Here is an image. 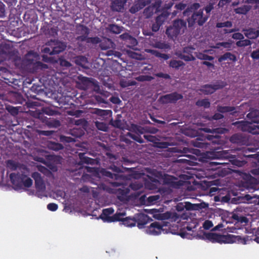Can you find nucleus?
Listing matches in <instances>:
<instances>
[{"instance_id":"21","label":"nucleus","mask_w":259,"mask_h":259,"mask_svg":"<svg viewBox=\"0 0 259 259\" xmlns=\"http://www.w3.org/2000/svg\"><path fill=\"white\" fill-rule=\"evenodd\" d=\"M121 220L119 221L122 222V224L127 227H134L136 226V220L135 218H132L130 217L123 218V217H120Z\"/></svg>"},{"instance_id":"12","label":"nucleus","mask_w":259,"mask_h":259,"mask_svg":"<svg viewBox=\"0 0 259 259\" xmlns=\"http://www.w3.org/2000/svg\"><path fill=\"white\" fill-rule=\"evenodd\" d=\"M209 164L211 169L215 170V174H218L220 177H224L229 174V170L228 168L222 167V166L225 165V163L210 162Z\"/></svg>"},{"instance_id":"45","label":"nucleus","mask_w":259,"mask_h":259,"mask_svg":"<svg viewBox=\"0 0 259 259\" xmlns=\"http://www.w3.org/2000/svg\"><path fill=\"white\" fill-rule=\"evenodd\" d=\"M136 83L135 81H130L126 79H122L120 81V85L122 88H126L130 86L135 85Z\"/></svg>"},{"instance_id":"5","label":"nucleus","mask_w":259,"mask_h":259,"mask_svg":"<svg viewBox=\"0 0 259 259\" xmlns=\"http://www.w3.org/2000/svg\"><path fill=\"white\" fill-rule=\"evenodd\" d=\"M66 48L65 42L58 40H51L46 44L42 52L50 55L58 54L64 51Z\"/></svg>"},{"instance_id":"53","label":"nucleus","mask_w":259,"mask_h":259,"mask_svg":"<svg viewBox=\"0 0 259 259\" xmlns=\"http://www.w3.org/2000/svg\"><path fill=\"white\" fill-rule=\"evenodd\" d=\"M48 124L51 127H58L61 125V123L59 120L53 119L48 121Z\"/></svg>"},{"instance_id":"11","label":"nucleus","mask_w":259,"mask_h":259,"mask_svg":"<svg viewBox=\"0 0 259 259\" xmlns=\"http://www.w3.org/2000/svg\"><path fill=\"white\" fill-rule=\"evenodd\" d=\"M183 98V96L182 94L175 92L161 96L159 100L163 104L175 103L178 100L182 99Z\"/></svg>"},{"instance_id":"40","label":"nucleus","mask_w":259,"mask_h":259,"mask_svg":"<svg viewBox=\"0 0 259 259\" xmlns=\"http://www.w3.org/2000/svg\"><path fill=\"white\" fill-rule=\"evenodd\" d=\"M154 10V7L150 6L144 9L143 14L146 18H149L153 15Z\"/></svg>"},{"instance_id":"38","label":"nucleus","mask_w":259,"mask_h":259,"mask_svg":"<svg viewBox=\"0 0 259 259\" xmlns=\"http://www.w3.org/2000/svg\"><path fill=\"white\" fill-rule=\"evenodd\" d=\"M195 56L199 59L202 60L212 61L214 59L213 57L203 54L200 52L195 53Z\"/></svg>"},{"instance_id":"49","label":"nucleus","mask_w":259,"mask_h":259,"mask_svg":"<svg viewBox=\"0 0 259 259\" xmlns=\"http://www.w3.org/2000/svg\"><path fill=\"white\" fill-rule=\"evenodd\" d=\"M224 117V116L222 114H221L220 112H218L215 113L213 115H208L206 116V118L210 121H212L213 120H220L223 119Z\"/></svg>"},{"instance_id":"29","label":"nucleus","mask_w":259,"mask_h":259,"mask_svg":"<svg viewBox=\"0 0 259 259\" xmlns=\"http://www.w3.org/2000/svg\"><path fill=\"white\" fill-rule=\"evenodd\" d=\"M235 110V108L233 106H223L218 105L217 107V111L222 114L223 113L234 111Z\"/></svg>"},{"instance_id":"10","label":"nucleus","mask_w":259,"mask_h":259,"mask_svg":"<svg viewBox=\"0 0 259 259\" xmlns=\"http://www.w3.org/2000/svg\"><path fill=\"white\" fill-rule=\"evenodd\" d=\"M195 49L192 47H186L183 48V52L179 54V57L186 62L194 61L196 52H195Z\"/></svg>"},{"instance_id":"47","label":"nucleus","mask_w":259,"mask_h":259,"mask_svg":"<svg viewBox=\"0 0 259 259\" xmlns=\"http://www.w3.org/2000/svg\"><path fill=\"white\" fill-rule=\"evenodd\" d=\"M196 105L199 107H204L205 108H208L210 107V103L208 99H204L198 100L196 102Z\"/></svg>"},{"instance_id":"25","label":"nucleus","mask_w":259,"mask_h":259,"mask_svg":"<svg viewBox=\"0 0 259 259\" xmlns=\"http://www.w3.org/2000/svg\"><path fill=\"white\" fill-rule=\"evenodd\" d=\"M78 156L81 161L83 163L92 165L95 164L97 163L96 159L85 156L84 153H79Z\"/></svg>"},{"instance_id":"60","label":"nucleus","mask_w":259,"mask_h":259,"mask_svg":"<svg viewBox=\"0 0 259 259\" xmlns=\"http://www.w3.org/2000/svg\"><path fill=\"white\" fill-rule=\"evenodd\" d=\"M193 145L196 147L203 148L205 147V143L201 142L198 139L195 141H193Z\"/></svg>"},{"instance_id":"64","label":"nucleus","mask_w":259,"mask_h":259,"mask_svg":"<svg viewBox=\"0 0 259 259\" xmlns=\"http://www.w3.org/2000/svg\"><path fill=\"white\" fill-rule=\"evenodd\" d=\"M58 205L54 203H50L48 204L47 205V208L51 211H55L57 210L58 209Z\"/></svg>"},{"instance_id":"56","label":"nucleus","mask_w":259,"mask_h":259,"mask_svg":"<svg viewBox=\"0 0 259 259\" xmlns=\"http://www.w3.org/2000/svg\"><path fill=\"white\" fill-rule=\"evenodd\" d=\"M220 46L223 47L225 48H227L228 50H230L231 44L229 42H218L216 44L215 46L213 47V48L219 49L220 48Z\"/></svg>"},{"instance_id":"18","label":"nucleus","mask_w":259,"mask_h":259,"mask_svg":"<svg viewBox=\"0 0 259 259\" xmlns=\"http://www.w3.org/2000/svg\"><path fill=\"white\" fill-rule=\"evenodd\" d=\"M243 31L245 36L250 39H255L259 36V30L255 28H249L243 29Z\"/></svg>"},{"instance_id":"17","label":"nucleus","mask_w":259,"mask_h":259,"mask_svg":"<svg viewBox=\"0 0 259 259\" xmlns=\"http://www.w3.org/2000/svg\"><path fill=\"white\" fill-rule=\"evenodd\" d=\"M179 218V215L175 212L167 211L159 214L158 219L161 220H170L171 221L176 222Z\"/></svg>"},{"instance_id":"61","label":"nucleus","mask_w":259,"mask_h":259,"mask_svg":"<svg viewBox=\"0 0 259 259\" xmlns=\"http://www.w3.org/2000/svg\"><path fill=\"white\" fill-rule=\"evenodd\" d=\"M71 135L76 137H80L83 135V131L81 130L73 129L71 131Z\"/></svg>"},{"instance_id":"33","label":"nucleus","mask_w":259,"mask_h":259,"mask_svg":"<svg viewBox=\"0 0 259 259\" xmlns=\"http://www.w3.org/2000/svg\"><path fill=\"white\" fill-rule=\"evenodd\" d=\"M48 147L49 149L55 151H58L60 150H62L64 148V146L62 145V144L59 143H56L54 142H50L48 144Z\"/></svg>"},{"instance_id":"6","label":"nucleus","mask_w":259,"mask_h":259,"mask_svg":"<svg viewBox=\"0 0 259 259\" xmlns=\"http://www.w3.org/2000/svg\"><path fill=\"white\" fill-rule=\"evenodd\" d=\"M187 21L188 27H192L197 23L199 26H202L207 20L209 16H204L203 9L193 12L189 16H187Z\"/></svg>"},{"instance_id":"14","label":"nucleus","mask_w":259,"mask_h":259,"mask_svg":"<svg viewBox=\"0 0 259 259\" xmlns=\"http://www.w3.org/2000/svg\"><path fill=\"white\" fill-rule=\"evenodd\" d=\"M32 178L34 180L35 186L37 191H42L45 189V184L40 173L34 172L31 175Z\"/></svg>"},{"instance_id":"22","label":"nucleus","mask_w":259,"mask_h":259,"mask_svg":"<svg viewBox=\"0 0 259 259\" xmlns=\"http://www.w3.org/2000/svg\"><path fill=\"white\" fill-rule=\"evenodd\" d=\"M247 131L253 135H259V122L255 121L247 126Z\"/></svg>"},{"instance_id":"27","label":"nucleus","mask_w":259,"mask_h":259,"mask_svg":"<svg viewBox=\"0 0 259 259\" xmlns=\"http://www.w3.org/2000/svg\"><path fill=\"white\" fill-rule=\"evenodd\" d=\"M204 131L208 133H215V134H225L228 132V130L225 127H217L214 128H204Z\"/></svg>"},{"instance_id":"62","label":"nucleus","mask_w":259,"mask_h":259,"mask_svg":"<svg viewBox=\"0 0 259 259\" xmlns=\"http://www.w3.org/2000/svg\"><path fill=\"white\" fill-rule=\"evenodd\" d=\"M213 226V224L211 221L206 220L203 224V227L205 230H209Z\"/></svg>"},{"instance_id":"3","label":"nucleus","mask_w":259,"mask_h":259,"mask_svg":"<svg viewBox=\"0 0 259 259\" xmlns=\"http://www.w3.org/2000/svg\"><path fill=\"white\" fill-rule=\"evenodd\" d=\"M187 28V23L182 19H176L172 22L171 25L167 27L165 33L167 37L175 40L180 34L184 33Z\"/></svg>"},{"instance_id":"54","label":"nucleus","mask_w":259,"mask_h":259,"mask_svg":"<svg viewBox=\"0 0 259 259\" xmlns=\"http://www.w3.org/2000/svg\"><path fill=\"white\" fill-rule=\"evenodd\" d=\"M127 42L130 44L129 45H127V47L133 49H135L134 48L136 47L138 45L137 40L132 36L129 38V40L127 41Z\"/></svg>"},{"instance_id":"30","label":"nucleus","mask_w":259,"mask_h":259,"mask_svg":"<svg viewBox=\"0 0 259 259\" xmlns=\"http://www.w3.org/2000/svg\"><path fill=\"white\" fill-rule=\"evenodd\" d=\"M169 15V13L167 11H163L160 15L156 17L155 21L159 24L162 25L163 23L167 20Z\"/></svg>"},{"instance_id":"50","label":"nucleus","mask_w":259,"mask_h":259,"mask_svg":"<svg viewBox=\"0 0 259 259\" xmlns=\"http://www.w3.org/2000/svg\"><path fill=\"white\" fill-rule=\"evenodd\" d=\"M101 41V39L98 36L95 37H89L87 41V44H90L92 45L100 44Z\"/></svg>"},{"instance_id":"4","label":"nucleus","mask_w":259,"mask_h":259,"mask_svg":"<svg viewBox=\"0 0 259 259\" xmlns=\"http://www.w3.org/2000/svg\"><path fill=\"white\" fill-rule=\"evenodd\" d=\"M204 238L212 243H232L236 242L238 238H240L239 236L234 235H220L213 233H204Z\"/></svg>"},{"instance_id":"2","label":"nucleus","mask_w":259,"mask_h":259,"mask_svg":"<svg viewBox=\"0 0 259 259\" xmlns=\"http://www.w3.org/2000/svg\"><path fill=\"white\" fill-rule=\"evenodd\" d=\"M101 173L104 176L112 179H115V180L117 181H119L113 182L111 183V185L113 187H117L119 186H121V188L118 189L116 192L117 197L119 199H121V197L123 198L126 196V195L129 193V188L125 187V186L123 185V182L122 181L124 180V179L123 176L122 175H119L118 174H112L110 171H108L106 169L104 168L101 169Z\"/></svg>"},{"instance_id":"7","label":"nucleus","mask_w":259,"mask_h":259,"mask_svg":"<svg viewBox=\"0 0 259 259\" xmlns=\"http://www.w3.org/2000/svg\"><path fill=\"white\" fill-rule=\"evenodd\" d=\"M169 223L167 222H162L159 223L157 222H154L152 223L149 227L146 229V232L147 234L152 235H158L163 232V233H166L167 232L164 227H167Z\"/></svg>"},{"instance_id":"24","label":"nucleus","mask_w":259,"mask_h":259,"mask_svg":"<svg viewBox=\"0 0 259 259\" xmlns=\"http://www.w3.org/2000/svg\"><path fill=\"white\" fill-rule=\"evenodd\" d=\"M12 53V47L10 45L5 44L0 47V56L1 55H10Z\"/></svg>"},{"instance_id":"8","label":"nucleus","mask_w":259,"mask_h":259,"mask_svg":"<svg viewBox=\"0 0 259 259\" xmlns=\"http://www.w3.org/2000/svg\"><path fill=\"white\" fill-rule=\"evenodd\" d=\"M114 209L112 208H108L103 209L102 213L100 216V218L104 222H117V221L121 220L120 217H124L125 215V213H116L112 216H110L111 214L113 213Z\"/></svg>"},{"instance_id":"31","label":"nucleus","mask_w":259,"mask_h":259,"mask_svg":"<svg viewBox=\"0 0 259 259\" xmlns=\"http://www.w3.org/2000/svg\"><path fill=\"white\" fill-rule=\"evenodd\" d=\"M90 32V29L84 25L80 24L77 28L76 33L79 35H89Z\"/></svg>"},{"instance_id":"26","label":"nucleus","mask_w":259,"mask_h":259,"mask_svg":"<svg viewBox=\"0 0 259 259\" xmlns=\"http://www.w3.org/2000/svg\"><path fill=\"white\" fill-rule=\"evenodd\" d=\"M112 46L113 42L109 38H106L103 41L101 40L100 44V47L102 50H107L112 47Z\"/></svg>"},{"instance_id":"41","label":"nucleus","mask_w":259,"mask_h":259,"mask_svg":"<svg viewBox=\"0 0 259 259\" xmlns=\"http://www.w3.org/2000/svg\"><path fill=\"white\" fill-rule=\"evenodd\" d=\"M184 65V63L180 60H173L170 61L169 63L170 67L175 69H179L180 67Z\"/></svg>"},{"instance_id":"16","label":"nucleus","mask_w":259,"mask_h":259,"mask_svg":"<svg viewBox=\"0 0 259 259\" xmlns=\"http://www.w3.org/2000/svg\"><path fill=\"white\" fill-rule=\"evenodd\" d=\"M151 221L152 219L147 214H140L137 220H136V224H137V226L139 229H142L145 228V225Z\"/></svg>"},{"instance_id":"42","label":"nucleus","mask_w":259,"mask_h":259,"mask_svg":"<svg viewBox=\"0 0 259 259\" xmlns=\"http://www.w3.org/2000/svg\"><path fill=\"white\" fill-rule=\"evenodd\" d=\"M259 112L257 110H251L247 114V117L250 119L253 122H255V118L258 116Z\"/></svg>"},{"instance_id":"43","label":"nucleus","mask_w":259,"mask_h":259,"mask_svg":"<svg viewBox=\"0 0 259 259\" xmlns=\"http://www.w3.org/2000/svg\"><path fill=\"white\" fill-rule=\"evenodd\" d=\"M127 136L139 143H143L144 142L143 139L139 134L136 133H128Z\"/></svg>"},{"instance_id":"13","label":"nucleus","mask_w":259,"mask_h":259,"mask_svg":"<svg viewBox=\"0 0 259 259\" xmlns=\"http://www.w3.org/2000/svg\"><path fill=\"white\" fill-rule=\"evenodd\" d=\"M218 154L220 157L222 158H230L229 161L232 163V164L239 167L242 166L246 163V161L245 160L239 159L238 158L236 157L235 155L230 156V155L228 154L226 151H220L218 153Z\"/></svg>"},{"instance_id":"52","label":"nucleus","mask_w":259,"mask_h":259,"mask_svg":"<svg viewBox=\"0 0 259 259\" xmlns=\"http://www.w3.org/2000/svg\"><path fill=\"white\" fill-rule=\"evenodd\" d=\"M60 141L62 143H71L75 142V140L71 137L61 135L60 136Z\"/></svg>"},{"instance_id":"34","label":"nucleus","mask_w":259,"mask_h":259,"mask_svg":"<svg viewBox=\"0 0 259 259\" xmlns=\"http://www.w3.org/2000/svg\"><path fill=\"white\" fill-rule=\"evenodd\" d=\"M200 7L199 3H194L190 8H188L183 12L184 16H189L191 13H193L192 9L197 10Z\"/></svg>"},{"instance_id":"51","label":"nucleus","mask_w":259,"mask_h":259,"mask_svg":"<svg viewBox=\"0 0 259 259\" xmlns=\"http://www.w3.org/2000/svg\"><path fill=\"white\" fill-rule=\"evenodd\" d=\"M110 123L113 126L115 127L119 128H122L123 123L119 118H116L115 120H111Z\"/></svg>"},{"instance_id":"9","label":"nucleus","mask_w":259,"mask_h":259,"mask_svg":"<svg viewBox=\"0 0 259 259\" xmlns=\"http://www.w3.org/2000/svg\"><path fill=\"white\" fill-rule=\"evenodd\" d=\"M226 85L225 82L217 81L213 84H205L201 87L200 91L205 95H210L214 93L217 90L222 89Z\"/></svg>"},{"instance_id":"20","label":"nucleus","mask_w":259,"mask_h":259,"mask_svg":"<svg viewBox=\"0 0 259 259\" xmlns=\"http://www.w3.org/2000/svg\"><path fill=\"white\" fill-rule=\"evenodd\" d=\"M226 60H229L233 62H235L237 61V57L234 54H233L231 53L226 52L218 58V61L220 63Z\"/></svg>"},{"instance_id":"15","label":"nucleus","mask_w":259,"mask_h":259,"mask_svg":"<svg viewBox=\"0 0 259 259\" xmlns=\"http://www.w3.org/2000/svg\"><path fill=\"white\" fill-rule=\"evenodd\" d=\"M160 184V182L157 179L149 177L148 180L145 182V187L149 190H156Z\"/></svg>"},{"instance_id":"23","label":"nucleus","mask_w":259,"mask_h":259,"mask_svg":"<svg viewBox=\"0 0 259 259\" xmlns=\"http://www.w3.org/2000/svg\"><path fill=\"white\" fill-rule=\"evenodd\" d=\"M252 7L250 5H243L240 7L234 9L236 14L246 15L251 9Z\"/></svg>"},{"instance_id":"48","label":"nucleus","mask_w":259,"mask_h":259,"mask_svg":"<svg viewBox=\"0 0 259 259\" xmlns=\"http://www.w3.org/2000/svg\"><path fill=\"white\" fill-rule=\"evenodd\" d=\"M251 42L249 39H242L236 42V45L238 47H245L251 45Z\"/></svg>"},{"instance_id":"35","label":"nucleus","mask_w":259,"mask_h":259,"mask_svg":"<svg viewBox=\"0 0 259 259\" xmlns=\"http://www.w3.org/2000/svg\"><path fill=\"white\" fill-rule=\"evenodd\" d=\"M231 218L237 222H240L241 223H246L248 222V219L246 217L242 215H239L237 213H232Z\"/></svg>"},{"instance_id":"63","label":"nucleus","mask_w":259,"mask_h":259,"mask_svg":"<svg viewBox=\"0 0 259 259\" xmlns=\"http://www.w3.org/2000/svg\"><path fill=\"white\" fill-rule=\"evenodd\" d=\"M232 38L234 39L241 40L244 38L243 34L240 32L234 33L232 36Z\"/></svg>"},{"instance_id":"36","label":"nucleus","mask_w":259,"mask_h":259,"mask_svg":"<svg viewBox=\"0 0 259 259\" xmlns=\"http://www.w3.org/2000/svg\"><path fill=\"white\" fill-rule=\"evenodd\" d=\"M256 150V148H249V147L245 148L243 150V152L244 153L243 156L248 157V158H253L255 159H257V158L258 157V156L259 155L258 154H257V153H256L254 154L248 155H245V153H247V152H255V151Z\"/></svg>"},{"instance_id":"37","label":"nucleus","mask_w":259,"mask_h":259,"mask_svg":"<svg viewBox=\"0 0 259 259\" xmlns=\"http://www.w3.org/2000/svg\"><path fill=\"white\" fill-rule=\"evenodd\" d=\"M109 30L115 34H119L122 31V27L116 24H110L108 26Z\"/></svg>"},{"instance_id":"55","label":"nucleus","mask_w":259,"mask_h":259,"mask_svg":"<svg viewBox=\"0 0 259 259\" xmlns=\"http://www.w3.org/2000/svg\"><path fill=\"white\" fill-rule=\"evenodd\" d=\"M108 168L112 170L113 172L117 173L123 172L124 170L123 169H124V168L123 166L118 167L115 165L114 164H112L110 165Z\"/></svg>"},{"instance_id":"32","label":"nucleus","mask_w":259,"mask_h":259,"mask_svg":"<svg viewBox=\"0 0 259 259\" xmlns=\"http://www.w3.org/2000/svg\"><path fill=\"white\" fill-rule=\"evenodd\" d=\"M94 113L103 118H106L108 115H110L111 114L112 111L110 110L95 109Z\"/></svg>"},{"instance_id":"46","label":"nucleus","mask_w":259,"mask_h":259,"mask_svg":"<svg viewBox=\"0 0 259 259\" xmlns=\"http://www.w3.org/2000/svg\"><path fill=\"white\" fill-rule=\"evenodd\" d=\"M155 47L162 50H168L170 49V46L168 43L160 41L156 42L155 44Z\"/></svg>"},{"instance_id":"57","label":"nucleus","mask_w":259,"mask_h":259,"mask_svg":"<svg viewBox=\"0 0 259 259\" xmlns=\"http://www.w3.org/2000/svg\"><path fill=\"white\" fill-rule=\"evenodd\" d=\"M216 26L217 28L231 27L232 26V23L230 21L224 22H219L217 23Z\"/></svg>"},{"instance_id":"1","label":"nucleus","mask_w":259,"mask_h":259,"mask_svg":"<svg viewBox=\"0 0 259 259\" xmlns=\"http://www.w3.org/2000/svg\"><path fill=\"white\" fill-rule=\"evenodd\" d=\"M7 168L10 171H14L18 169L20 172L11 173L10 179L11 183L18 188L24 186L29 188L32 185V180L29 177V170L25 165L20 164L13 160H8L6 161Z\"/></svg>"},{"instance_id":"19","label":"nucleus","mask_w":259,"mask_h":259,"mask_svg":"<svg viewBox=\"0 0 259 259\" xmlns=\"http://www.w3.org/2000/svg\"><path fill=\"white\" fill-rule=\"evenodd\" d=\"M125 3L124 0H112L111 8L113 11L120 12L123 9Z\"/></svg>"},{"instance_id":"28","label":"nucleus","mask_w":259,"mask_h":259,"mask_svg":"<svg viewBox=\"0 0 259 259\" xmlns=\"http://www.w3.org/2000/svg\"><path fill=\"white\" fill-rule=\"evenodd\" d=\"M147 52L151 53L156 57L163 59L164 60H167L169 58V56L168 55L161 53L157 50L150 49L148 50Z\"/></svg>"},{"instance_id":"44","label":"nucleus","mask_w":259,"mask_h":259,"mask_svg":"<svg viewBox=\"0 0 259 259\" xmlns=\"http://www.w3.org/2000/svg\"><path fill=\"white\" fill-rule=\"evenodd\" d=\"M95 125L99 130L103 132H106L108 129L107 124L105 122L97 121L95 122Z\"/></svg>"},{"instance_id":"59","label":"nucleus","mask_w":259,"mask_h":259,"mask_svg":"<svg viewBox=\"0 0 259 259\" xmlns=\"http://www.w3.org/2000/svg\"><path fill=\"white\" fill-rule=\"evenodd\" d=\"M59 63L60 66L66 68L69 67L71 66V64L69 61L63 58H60L59 59Z\"/></svg>"},{"instance_id":"58","label":"nucleus","mask_w":259,"mask_h":259,"mask_svg":"<svg viewBox=\"0 0 259 259\" xmlns=\"http://www.w3.org/2000/svg\"><path fill=\"white\" fill-rule=\"evenodd\" d=\"M174 177L167 176L165 177L163 179V182L165 184H167L170 186H174L175 182H174Z\"/></svg>"},{"instance_id":"39","label":"nucleus","mask_w":259,"mask_h":259,"mask_svg":"<svg viewBox=\"0 0 259 259\" xmlns=\"http://www.w3.org/2000/svg\"><path fill=\"white\" fill-rule=\"evenodd\" d=\"M7 111L13 116H16L19 113V107L8 105L6 106Z\"/></svg>"}]
</instances>
